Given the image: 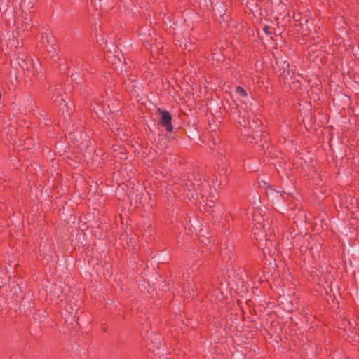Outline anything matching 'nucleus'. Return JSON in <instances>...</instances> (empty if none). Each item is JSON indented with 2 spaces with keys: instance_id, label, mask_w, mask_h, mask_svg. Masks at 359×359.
I'll return each mask as SVG.
<instances>
[{
  "instance_id": "1",
  "label": "nucleus",
  "mask_w": 359,
  "mask_h": 359,
  "mask_svg": "<svg viewBox=\"0 0 359 359\" xmlns=\"http://www.w3.org/2000/svg\"><path fill=\"white\" fill-rule=\"evenodd\" d=\"M265 194L266 197L271 201L273 205H274L275 208H276L278 212L289 210L283 203V200H285V195L286 194L285 192L283 191V193H281L276 191L271 185H267L266 187Z\"/></svg>"
},
{
  "instance_id": "2",
  "label": "nucleus",
  "mask_w": 359,
  "mask_h": 359,
  "mask_svg": "<svg viewBox=\"0 0 359 359\" xmlns=\"http://www.w3.org/2000/svg\"><path fill=\"white\" fill-rule=\"evenodd\" d=\"M288 210L280 211L282 214H286L289 218H292L294 223L297 224L303 225L306 222V216L304 210L299 208H294L293 206L287 207Z\"/></svg>"
},
{
  "instance_id": "3",
  "label": "nucleus",
  "mask_w": 359,
  "mask_h": 359,
  "mask_svg": "<svg viewBox=\"0 0 359 359\" xmlns=\"http://www.w3.org/2000/svg\"><path fill=\"white\" fill-rule=\"evenodd\" d=\"M257 123H255V127L249 126L250 133L248 132V144L252 143L257 144L261 141L262 133L263 132V127L262 121H259L257 127Z\"/></svg>"
},
{
  "instance_id": "4",
  "label": "nucleus",
  "mask_w": 359,
  "mask_h": 359,
  "mask_svg": "<svg viewBox=\"0 0 359 359\" xmlns=\"http://www.w3.org/2000/svg\"><path fill=\"white\" fill-rule=\"evenodd\" d=\"M274 73L278 76L279 79L286 75L287 72H291L290 69V64L284 58L276 59L274 64L272 65Z\"/></svg>"
},
{
  "instance_id": "5",
  "label": "nucleus",
  "mask_w": 359,
  "mask_h": 359,
  "mask_svg": "<svg viewBox=\"0 0 359 359\" xmlns=\"http://www.w3.org/2000/svg\"><path fill=\"white\" fill-rule=\"evenodd\" d=\"M329 144L332 151L336 154V157L343 158L346 156L347 146L342 142L341 138L338 142L337 140H333L330 138Z\"/></svg>"
},
{
  "instance_id": "6",
  "label": "nucleus",
  "mask_w": 359,
  "mask_h": 359,
  "mask_svg": "<svg viewBox=\"0 0 359 359\" xmlns=\"http://www.w3.org/2000/svg\"><path fill=\"white\" fill-rule=\"evenodd\" d=\"M18 65L22 67V69L32 72L33 74L38 73L39 68L41 67V64L39 61L35 62L32 58H28L27 60L19 58Z\"/></svg>"
},
{
  "instance_id": "7",
  "label": "nucleus",
  "mask_w": 359,
  "mask_h": 359,
  "mask_svg": "<svg viewBox=\"0 0 359 359\" xmlns=\"http://www.w3.org/2000/svg\"><path fill=\"white\" fill-rule=\"evenodd\" d=\"M158 118L160 123L165 128V130L168 132L172 131V127L171 125V115L166 111H161L158 109Z\"/></svg>"
},
{
  "instance_id": "8",
  "label": "nucleus",
  "mask_w": 359,
  "mask_h": 359,
  "mask_svg": "<svg viewBox=\"0 0 359 359\" xmlns=\"http://www.w3.org/2000/svg\"><path fill=\"white\" fill-rule=\"evenodd\" d=\"M296 79L294 71L292 70L291 72H287L286 75H283V77L279 79V81L283 83V88L287 89L290 83L294 82Z\"/></svg>"
},
{
  "instance_id": "9",
  "label": "nucleus",
  "mask_w": 359,
  "mask_h": 359,
  "mask_svg": "<svg viewBox=\"0 0 359 359\" xmlns=\"http://www.w3.org/2000/svg\"><path fill=\"white\" fill-rule=\"evenodd\" d=\"M252 231H254L255 239L258 242V236H260L262 238L265 237L266 235L264 233L263 226L260 222L255 224L252 228Z\"/></svg>"
},
{
  "instance_id": "10",
  "label": "nucleus",
  "mask_w": 359,
  "mask_h": 359,
  "mask_svg": "<svg viewBox=\"0 0 359 359\" xmlns=\"http://www.w3.org/2000/svg\"><path fill=\"white\" fill-rule=\"evenodd\" d=\"M293 93H298L302 90V83L299 81V79H296L294 82H292L290 83L289 88L287 89Z\"/></svg>"
},
{
  "instance_id": "11",
  "label": "nucleus",
  "mask_w": 359,
  "mask_h": 359,
  "mask_svg": "<svg viewBox=\"0 0 359 359\" xmlns=\"http://www.w3.org/2000/svg\"><path fill=\"white\" fill-rule=\"evenodd\" d=\"M283 204L286 207L293 206L294 208H297V205L293 203V196L290 195V194H286L285 195V200H283Z\"/></svg>"
},
{
  "instance_id": "12",
  "label": "nucleus",
  "mask_w": 359,
  "mask_h": 359,
  "mask_svg": "<svg viewBox=\"0 0 359 359\" xmlns=\"http://www.w3.org/2000/svg\"><path fill=\"white\" fill-rule=\"evenodd\" d=\"M236 90L237 93H238L239 95H241L243 97H245L246 95L245 90L241 86H237Z\"/></svg>"
},
{
  "instance_id": "13",
  "label": "nucleus",
  "mask_w": 359,
  "mask_h": 359,
  "mask_svg": "<svg viewBox=\"0 0 359 359\" xmlns=\"http://www.w3.org/2000/svg\"><path fill=\"white\" fill-rule=\"evenodd\" d=\"M264 32L269 35L272 34V30L273 29L272 27L265 25L263 28Z\"/></svg>"
},
{
  "instance_id": "14",
  "label": "nucleus",
  "mask_w": 359,
  "mask_h": 359,
  "mask_svg": "<svg viewBox=\"0 0 359 359\" xmlns=\"http://www.w3.org/2000/svg\"><path fill=\"white\" fill-rule=\"evenodd\" d=\"M259 186L260 188H264V190L266 191V187L267 185H269L266 182L262 180V181H259Z\"/></svg>"
},
{
  "instance_id": "15",
  "label": "nucleus",
  "mask_w": 359,
  "mask_h": 359,
  "mask_svg": "<svg viewBox=\"0 0 359 359\" xmlns=\"http://www.w3.org/2000/svg\"><path fill=\"white\" fill-rule=\"evenodd\" d=\"M252 15L255 18H256V23H258L259 22H261L262 18V14L261 12L259 13L258 17H256L254 13H252Z\"/></svg>"
},
{
  "instance_id": "16",
  "label": "nucleus",
  "mask_w": 359,
  "mask_h": 359,
  "mask_svg": "<svg viewBox=\"0 0 359 359\" xmlns=\"http://www.w3.org/2000/svg\"><path fill=\"white\" fill-rule=\"evenodd\" d=\"M238 123L242 126H245V118H242L241 119L238 120Z\"/></svg>"
},
{
  "instance_id": "17",
  "label": "nucleus",
  "mask_w": 359,
  "mask_h": 359,
  "mask_svg": "<svg viewBox=\"0 0 359 359\" xmlns=\"http://www.w3.org/2000/svg\"><path fill=\"white\" fill-rule=\"evenodd\" d=\"M214 204V201H210L208 202L207 205L209 206V207H211Z\"/></svg>"
},
{
  "instance_id": "18",
  "label": "nucleus",
  "mask_w": 359,
  "mask_h": 359,
  "mask_svg": "<svg viewBox=\"0 0 359 359\" xmlns=\"http://www.w3.org/2000/svg\"><path fill=\"white\" fill-rule=\"evenodd\" d=\"M7 5L3 6V7H0V11L4 10L6 11Z\"/></svg>"
},
{
  "instance_id": "19",
  "label": "nucleus",
  "mask_w": 359,
  "mask_h": 359,
  "mask_svg": "<svg viewBox=\"0 0 359 359\" xmlns=\"http://www.w3.org/2000/svg\"><path fill=\"white\" fill-rule=\"evenodd\" d=\"M298 31L300 32L301 34H303V35H306L307 34V33L306 32H304V31H300V30H298Z\"/></svg>"
},
{
  "instance_id": "20",
  "label": "nucleus",
  "mask_w": 359,
  "mask_h": 359,
  "mask_svg": "<svg viewBox=\"0 0 359 359\" xmlns=\"http://www.w3.org/2000/svg\"><path fill=\"white\" fill-rule=\"evenodd\" d=\"M295 27H301V23L294 25Z\"/></svg>"
},
{
  "instance_id": "21",
  "label": "nucleus",
  "mask_w": 359,
  "mask_h": 359,
  "mask_svg": "<svg viewBox=\"0 0 359 359\" xmlns=\"http://www.w3.org/2000/svg\"><path fill=\"white\" fill-rule=\"evenodd\" d=\"M251 12L248 13V18L250 16Z\"/></svg>"
},
{
  "instance_id": "22",
  "label": "nucleus",
  "mask_w": 359,
  "mask_h": 359,
  "mask_svg": "<svg viewBox=\"0 0 359 359\" xmlns=\"http://www.w3.org/2000/svg\"><path fill=\"white\" fill-rule=\"evenodd\" d=\"M47 42H48V43H50V40H49V39H47Z\"/></svg>"
}]
</instances>
